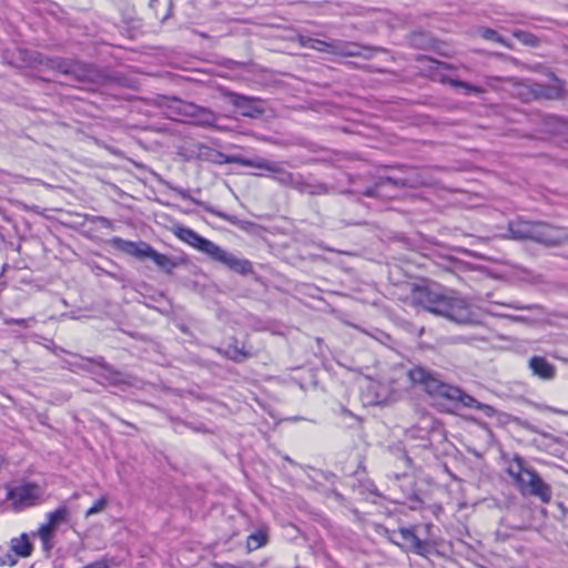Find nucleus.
I'll return each mask as SVG.
<instances>
[{
  "label": "nucleus",
  "mask_w": 568,
  "mask_h": 568,
  "mask_svg": "<svg viewBox=\"0 0 568 568\" xmlns=\"http://www.w3.org/2000/svg\"><path fill=\"white\" fill-rule=\"evenodd\" d=\"M480 36L486 40L494 41V42L500 43L505 47H508L506 41L493 29L487 28V29L480 30Z\"/></svg>",
  "instance_id": "obj_24"
},
{
  "label": "nucleus",
  "mask_w": 568,
  "mask_h": 568,
  "mask_svg": "<svg viewBox=\"0 0 568 568\" xmlns=\"http://www.w3.org/2000/svg\"><path fill=\"white\" fill-rule=\"evenodd\" d=\"M507 474L514 479L518 490L523 495L538 498L544 504H549L552 498L551 487L544 481L539 474L526 466L524 460L516 456L507 466Z\"/></svg>",
  "instance_id": "obj_4"
},
{
  "label": "nucleus",
  "mask_w": 568,
  "mask_h": 568,
  "mask_svg": "<svg viewBox=\"0 0 568 568\" xmlns=\"http://www.w3.org/2000/svg\"><path fill=\"white\" fill-rule=\"evenodd\" d=\"M452 84L457 88H462L465 90L466 94H481L484 92V89L480 87L471 85L469 83L463 82V81H453Z\"/></svg>",
  "instance_id": "obj_27"
},
{
  "label": "nucleus",
  "mask_w": 568,
  "mask_h": 568,
  "mask_svg": "<svg viewBox=\"0 0 568 568\" xmlns=\"http://www.w3.org/2000/svg\"><path fill=\"white\" fill-rule=\"evenodd\" d=\"M3 466V459L0 457V469L2 468Z\"/></svg>",
  "instance_id": "obj_35"
},
{
  "label": "nucleus",
  "mask_w": 568,
  "mask_h": 568,
  "mask_svg": "<svg viewBox=\"0 0 568 568\" xmlns=\"http://www.w3.org/2000/svg\"><path fill=\"white\" fill-rule=\"evenodd\" d=\"M509 233L514 240H530L545 245H560L568 242V232L546 223L517 220L509 223Z\"/></svg>",
  "instance_id": "obj_5"
},
{
  "label": "nucleus",
  "mask_w": 568,
  "mask_h": 568,
  "mask_svg": "<svg viewBox=\"0 0 568 568\" xmlns=\"http://www.w3.org/2000/svg\"><path fill=\"white\" fill-rule=\"evenodd\" d=\"M109 243L113 248L136 257H144L146 254V250H144V247H149V244L146 243H136L121 237H113Z\"/></svg>",
  "instance_id": "obj_13"
},
{
  "label": "nucleus",
  "mask_w": 568,
  "mask_h": 568,
  "mask_svg": "<svg viewBox=\"0 0 568 568\" xmlns=\"http://www.w3.org/2000/svg\"><path fill=\"white\" fill-rule=\"evenodd\" d=\"M43 495L42 488L37 484H22L8 489V499L16 507L24 508L34 505Z\"/></svg>",
  "instance_id": "obj_6"
},
{
  "label": "nucleus",
  "mask_w": 568,
  "mask_h": 568,
  "mask_svg": "<svg viewBox=\"0 0 568 568\" xmlns=\"http://www.w3.org/2000/svg\"><path fill=\"white\" fill-rule=\"evenodd\" d=\"M176 109L181 115L192 118L193 122L200 126H214L217 115L210 109L196 105L191 102L175 100Z\"/></svg>",
  "instance_id": "obj_7"
},
{
  "label": "nucleus",
  "mask_w": 568,
  "mask_h": 568,
  "mask_svg": "<svg viewBox=\"0 0 568 568\" xmlns=\"http://www.w3.org/2000/svg\"><path fill=\"white\" fill-rule=\"evenodd\" d=\"M204 209H205L207 212H210V213H212V214H214V215H217V216L223 217V219H227V216H226L225 214H223V213H221V212H217V211H216V210H214V209H211V207H207V206H204Z\"/></svg>",
  "instance_id": "obj_34"
},
{
  "label": "nucleus",
  "mask_w": 568,
  "mask_h": 568,
  "mask_svg": "<svg viewBox=\"0 0 568 568\" xmlns=\"http://www.w3.org/2000/svg\"><path fill=\"white\" fill-rule=\"evenodd\" d=\"M298 43L302 47H304V48H310V49L316 50V47H317V43H318V39H313V38H310V37L300 36L298 37Z\"/></svg>",
  "instance_id": "obj_31"
},
{
  "label": "nucleus",
  "mask_w": 568,
  "mask_h": 568,
  "mask_svg": "<svg viewBox=\"0 0 568 568\" xmlns=\"http://www.w3.org/2000/svg\"><path fill=\"white\" fill-rule=\"evenodd\" d=\"M336 54L338 57H363L369 59L373 57V53L377 51L374 48L363 47L355 42H347L343 40L336 41Z\"/></svg>",
  "instance_id": "obj_11"
},
{
  "label": "nucleus",
  "mask_w": 568,
  "mask_h": 568,
  "mask_svg": "<svg viewBox=\"0 0 568 568\" xmlns=\"http://www.w3.org/2000/svg\"><path fill=\"white\" fill-rule=\"evenodd\" d=\"M232 98L233 105L240 109L244 116L257 118L264 113V109L253 98L240 94H233Z\"/></svg>",
  "instance_id": "obj_12"
},
{
  "label": "nucleus",
  "mask_w": 568,
  "mask_h": 568,
  "mask_svg": "<svg viewBox=\"0 0 568 568\" xmlns=\"http://www.w3.org/2000/svg\"><path fill=\"white\" fill-rule=\"evenodd\" d=\"M146 254L144 257L151 258L160 268L166 273H171L178 265V263L170 256L156 252L152 246L144 247Z\"/></svg>",
  "instance_id": "obj_14"
},
{
  "label": "nucleus",
  "mask_w": 568,
  "mask_h": 568,
  "mask_svg": "<svg viewBox=\"0 0 568 568\" xmlns=\"http://www.w3.org/2000/svg\"><path fill=\"white\" fill-rule=\"evenodd\" d=\"M407 179H416L422 181L423 183L418 184L417 187L428 186L433 184V180L427 176L424 172L414 171L407 175Z\"/></svg>",
  "instance_id": "obj_28"
},
{
  "label": "nucleus",
  "mask_w": 568,
  "mask_h": 568,
  "mask_svg": "<svg viewBox=\"0 0 568 568\" xmlns=\"http://www.w3.org/2000/svg\"><path fill=\"white\" fill-rule=\"evenodd\" d=\"M55 68L65 74L78 73V70L80 69L78 64H71L62 61L58 62Z\"/></svg>",
  "instance_id": "obj_30"
},
{
  "label": "nucleus",
  "mask_w": 568,
  "mask_h": 568,
  "mask_svg": "<svg viewBox=\"0 0 568 568\" xmlns=\"http://www.w3.org/2000/svg\"><path fill=\"white\" fill-rule=\"evenodd\" d=\"M266 542V535L263 531H257L247 537L246 547L250 551L255 550Z\"/></svg>",
  "instance_id": "obj_20"
},
{
  "label": "nucleus",
  "mask_w": 568,
  "mask_h": 568,
  "mask_svg": "<svg viewBox=\"0 0 568 568\" xmlns=\"http://www.w3.org/2000/svg\"><path fill=\"white\" fill-rule=\"evenodd\" d=\"M3 322L6 325H19L21 327L28 328V327H31L36 323V320L33 317H29V318L7 317V318H4Z\"/></svg>",
  "instance_id": "obj_26"
},
{
  "label": "nucleus",
  "mask_w": 568,
  "mask_h": 568,
  "mask_svg": "<svg viewBox=\"0 0 568 568\" xmlns=\"http://www.w3.org/2000/svg\"><path fill=\"white\" fill-rule=\"evenodd\" d=\"M225 355L235 362H242L250 357V353L237 345H227Z\"/></svg>",
  "instance_id": "obj_18"
},
{
  "label": "nucleus",
  "mask_w": 568,
  "mask_h": 568,
  "mask_svg": "<svg viewBox=\"0 0 568 568\" xmlns=\"http://www.w3.org/2000/svg\"><path fill=\"white\" fill-rule=\"evenodd\" d=\"M408 378L414 384L423 386L425 392L429 395L460 403L464 407L481 410L487 416H491L495 413V409L491 406L478 402L457 386L445 384L437 377V375L424 367L416 366L412 368L408 372Z\"/></svg>",
  "instance_id": "obj_2"
},
{
  "label": "nucleus",
  "mask_w": 568,
  "mask_h": 568,
  "mask_svg": "<svg viewBox=\"0 0 568 568\" xmlns=\"http://www.w3.org/2000/svg\"><path fill=\"white\" fill-rule=\"evenodd\" d=\"M227 163H235L242 166L256 168L265 170L273 174V179L281 185L293 187L302 193L311 195L326 194L328 192L327 185L323 183L311 184L306 182L303 175L287 171L281 164L265 160V159H246L242 156H229Z\"/></svg>",
  "instance_id": "obj_3"
},
{
  "label": "nucleus",
  "mask_w": 568,
  "mask_h": 568,
  "mask_svg": "<svg viewBox=\"0 0 568 568\" xmlns=\"http://www.w3.org/2000/svg\"><path fill=\"white\" fill-rule=\"evenodd\" d=\"M33 546L27 534L12 538L10 541V550L19 558L29 557L32 552Z\"/></svg>",
  "instance_id": "obj_15"
},
{
  "label": "nucleus",
  "mask_w": 568,
  "mask_h": 568,
  "mask_svg": "<svg viewBox=\"0 0 568 568\" xmlns=\"http://www.w3.org/2000/svg\"><path fill=\"white\" fill-rule=\"evenodd\" d=\"M174 234L179 240L207 254L209 256L211 255L212 251L216 245L215 243L201 236L200 234H197L196 232L189 227L179 226L174 230Z\"/></svg>",
  "instance_id": "obj_9"
},
{
  "label": "nucleus",
  "mask_w": 568,
  "mask_h": 568,
  "mask_svg": "<svg viewBox=\"0 0 568 568\" xmlns=\"http://www.w3.org/2000/svg\"><path fill=\"white\" fill-rule=\"evenodd\" d=\"M70 510L65 505L60 506L54 511L49 513L47 515L48 521L50 525H54L55 527L62 523L69 520Z\"/></svg>",
  "instance_id": "obj_16"
},
{
  "label": "nucleus",
  "mask_w": 568,
  "mask_h": 568,
  "mask_svg": "<svg viewBox=\"0 0 568 568\" xmlns=\"http://www.w3.org/2000/svg\"><path fill=\"white\" fill-rule=\"evenodd\" d=\"M409 303L436 316L453 323L468 324L473 322L470 304L455 292L437 291L427 286H416L408 297Z\"/></svg>",
  "instance_id": "obj_1"
},
{
  "label": "nucleus",
  "mask_w": 568,
  "mask_h": 568,
  "mask_svg": "<svg viewBox=\"0 0 568 568\" xmlns=\"http://www.w3.org/2000/svg\"><path fill=\"white\" fill-rule=\"evenodd\" d=\"M210 257L241 275H247L253 272L252 263L248 260L239 258L219 245H215Z\"/></svg>",
  "instance_id": "obj_8"
},
{
  "label": "nucleus",
  "mask_w": 568,
  "mask_h": 568,
  "mask_svg": "<svg viewBox=\"0 0 568 568\" xmlns=\"http://www.w3.org/2000/svg\"><path fill=\"white\" fill-rule=\"evenodd\" d=\"M18 561V557L10 550L0 548V566H14Z\"/></svg>",
  "instance_id": "obj_23"
},
{
  "label": "nucleus",
  "mask_w": 568,
  "mask_h": 568,
  "mask_svg": "<svg viewBox=\"0 0 568 568\" xmlns=\"http://www.w3.org/2000/svg\"><path fill=\"white\" fill-rule=\"evenodd\" d=\"M437 64H438V65H443V67H444V65H446V64H445V63H443V62H437Z\"/></svg>",
  "instance_id": "obj_36"
},
{
  "label": "nucleus",
  "mask_w": 568,
  "mask_h": 568,
  "mask_svg": "<svg viewBox=\"0 0 568 568\" xmlns=\"http://www.w3.org/2000/svg\"><path fill=\"white\" fill-rule=\"evenodd\" d=\"M336 41H337L336 39H332L329 41L318 40L316 51L326 52V53L335 55L336 49H334V48L336 45Z\"/></svg>",
  "instance_id": "obj_25"
},
{
  "label": "nucleus",
  "mask_w": 568,
  "mask_h": 568,
  "mask_svg": "<svg viewBox=\"0 0 568 568\" xmlns=\"http://www.w3.org/2000/svg\"><path fill=\"white\" fill-rule=\"evenodd\" d=\"M98 221L104 227H112V222L106 217L100 216V217H98Z\"/></svg>",
  "instance_id": "obj_33"
},
{
  "label": "nucleus",
  "mask_w": 568,
  "mask_h": 568,
  "mask_svg": "<svg viewBox=\"0 0 568 568\" xmlns=\"http://www.w3.org/2000/svg\"><path fill=\"white\" fill-rule=\"evenodd\" d=\"M383 183L384 184H390V185H394V186H398V187H412V189H416L418 184L423 183L422 181L419 180H416V179H407V176L405 178H392V176H387L383 180Z\"/></svg>",
  "instance_id": "obj_17"
},
{
  "label": "nucleus",
  "mask_w": 568,
  "mask_h": 568,
  "mask_svg": "<svg viewBox=\"0 0 568 568\" xmlns=\"http://www.w3.org/2000/svg\"><path fill=\"white\" fill-rule=\"evenodd\" d=\"M54 528H55V526L54 525H50L49 521H47L45 524H42L39 527L38 536L40 537L41 541L44 545H47L51 540V537H52Z\"/></svg>",
  "instance_id": "obj_22"
},
{
  "label": "nucleus",
  "mask_w": 568,
  "mask_h": 568,
  "mask_svg": "<svg viewBox=\"0 0 568 568\" xmlns=\"http://www.w3.org/2000/svg\"><path fill=\"white\" fill-rule=\"evenodd\" d=\"M106 506V498L105 497H101L99 500H97L92 507H90L87 511H85V517H90L92 515H95L98 513H101Z\"/></svg>",
  "instance_id": "obj_29"
},
{
  "label": "nucleus",
  "mask_w": 568,
  "mask_h": 568,
  "mask_svg": "<svg viewBox=\"0 0 568 568\" xmlns=\"http://www.w3.org/2000/svg\"><path fill=\"white\" fill-rule=\"evenodd\" d=\"M82 568H110V560L103 558L92 564H89Z\"/></svg>",
  "instance_id": "obj_32"
},
{
  "label": "nucleus",
  "mask_w": 568,
  "mask_h": 568,
  "mask_svg": "<svg viewBox=\"0 0 568 568\" xmlns=\"http://www.w3.org/2000/svg\"><path fill=\"white\" fill-rule=\"evenodd\" d=\"M403 539L410 542L412 547L417 554H422L425 549V544L409 529H400Z\"/></svg>",
  "instance_id": "obj_19"
},
{
  "label": "nucleus",
  "mask_w": 568,
  "mask_h": 568,
  "mask_svg": "<svg viewBox=\"0 0 568 568\" xmlns=\"http://www.w3.org/2000/svg\"><path fill=\"white\" fill-rule=\"evenodd\" d=\"M528 368L532 376L542 381H552L556 377L557 368L546 357L534 355L528 359Z\"/></svg>",
  "instance_id": "obj_10"
},
{
  "label": "nucleus",
  "mask_w": 568,
  "mask_h": 568,
  "mask_svg": "<svg viewBox=\"0 0 568 568\" xmlns=\"http://www.w3.org/2000/svg\"><path fill=\"white\" fill-rule=\"evenodd\" d=\"M514 37L518 39L521 43L529 47H536L538 45L539 42L536 36L523 30L515 31Z\"/></svg>",
  "instance_id": "obj_21"
}]
</instances>
